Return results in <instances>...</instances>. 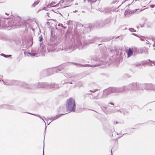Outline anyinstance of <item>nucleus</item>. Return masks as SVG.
<instances>
[{"label":"nucleus","mask_w":155,"mask_h":155,"mask_svg":"<svg viewBox=\"0 0 155 155\" xmlns=\"http://www.w3.org/2000/svg\"><path fill=\"white\" fill-rule=\"evenodd\" d=\"M42 37H41V38H40V41H41V40H42Z\"/></svg>","instance_id":"nucleus-8"},{"label":"nucleus","mask_w":155,"mask_h":155,"mask_svg":"<svg viewBox=\"0 0 155 155\" xmlns=\"http://www.w3.org/2000/svg\"><path fill=\"white\" fill-rule=\"evenodd\" d=\"M38 3H36V4H35V5H36L37 4H38Z\"/></svg>","instance_id":"nucleus-9"},{"label":"nucleus","mask_w":155,"mask_h":155,"mask_svg":"<svg viewBox=\"0 0 155 155\" xmlns=\"http://www.w3.org/2000/svg\"><path fill=\"white\" fill-rule=\"evenodd\" d=\"M35 54H31V56H35Z\"/></svg>","instance_id":"nucleus-7"},{"label":"nucleus","mask_w":155,"mask_h":155,"mask_svg":"<svg viewBox=\"0 0 155 155\" xmlns=\"http://www.w3.org/2000/svg\"><path fill=\"white\" fill-rule=\"evenodd\" d=\"M64 2V1H61L60 2H59V4H61V3H63V2Z\"/></svg>","instance_id":"nucleus-6"},{"label":"nucleus","mask_w":155,"mask_h":155,"mask_svg":"<svg viewBox=\"0 0 155 155\" xmlns=\"http://www.w3.org/2000/svg\"><path fill=\"white\" fill-rule=\"evenodd\" d=\"M2 55H3V56L5 57H6V58H7V57H11V55H5V54H2Z\"/></svg>","instance_id":"nucleus-3"},{"label":"nucleus","mask_w":155,"mask_h":155,"mask_svg":"<svg viewBox=\"0 0 155 155\" xmlns=\"http://www.w3.org/2000/svg\"><path fill=\"white\" fill-rule=\"evenodd\" d=\"M154 6V5H151L150 6V7L152 8H153Z\"/></svg>","instance_id":"nucleus-5"},{"label":"nucleus","mask_w":155,"mask_h":155,"mask_svg":"<svg viewBox=\"0 0 155 155\" xmlns=\"http://www.w3.org/2000/svg\"><path fill=\"white\" fill-rule=\"evenodd\" d=\"M133 54V50L132 48H130L127 51L128 57L131 56Z\"/></svg>","instance_id":"nucleus-2"},{"label":"nucleus","mask_w":155,"mask_h":155,"mask_svg":"<svg viewBox=\"0 0 155 155\" xmlns=\"http://www.w3.org/2000/svg\"><path fill=\"white\" fill-rule=\"evenodd\" d=\"M130 31H131V32H133L134 31V29H130Z\"/></svg>","instance_id":"nucleus-4"},{"label":"nucleus","mask_w":155,"mask_h":155,"mask_svg":"<svg viewBox=\"0 0 155 155\" xmlns=\"http://www.w3.org/2000/svg\"><path fill=\"white\" fill-rule=\"evenodd\" d=\"M66 106L67 108L70 111H74L75 106L74 100L71 98H69L67 100Z\"/></svg>","instance_id":"nucleus-1"}]
</instances>
